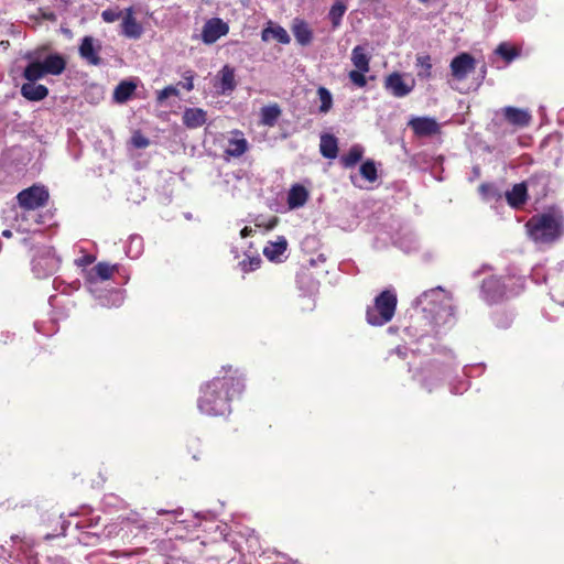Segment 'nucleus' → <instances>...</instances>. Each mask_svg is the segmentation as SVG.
<instances>
[{
	"instance_id": "obj_1",
	"label": "nucleus",
	"mask_w": 564,
	"mask_h": 564,
	"mask_svg": "<svg viewBox=\"0 0 564 564\" xmlns=\"http://www.w3.org/2000/svg\"><path fill=\"white\" fill-rule=\"evenodd\" d=\"M221 376H216L199 389L197 408L208 416H225L231 412V401L245 390V378L232 366L223 367Z\"/></svg>"
},
{
	"instance_id": "obj_2",
	"label": "nucleus",
	"mask_w": 564,
	"mask_h": 564,
	"mask_svg": "<svg viewBox=\"0 0 564 564\" xmlns=\"http://www.w3.org/2000/svg\"><path fill=\"white\" fill-rule=\"evenodd\" d=\"M530 238L539 243H553L564 234V216L556 210L532 216L525 224Z\"/></svg>"
},
{
	"instance_id": "obj_3",
	"label": "nucleus",
	"mask_w": 564,
	"mask_h": 564,
	"mask_svg": "<svg viewBox=\"0 0 564 564\" xmlns=\"http://www.w3.org/2000/svg\"><path fill=\"white\" fill-rule=\"evenodd\" d=\"M397 294L391 290L380 292L373 301V305L366 310V321L371 326H383L394 316L397 310Z\"/></svg>"
},
{
	"instance_id": "obj_4",
	"label": "nucleus",
	"mask_w": 564,
	"mask_h": 564,
	"mask_svg": "<svg viewBox=\"0 0 564 564\" xmlns=\"http://www.w3.org/2000/svg\"><path fill=\"white\" fill-rule=\"evenodd\" d=\"M19 206L24 210H35L45 207L50 200L48 189L41 184H34L22 189L17 195Z\"/></svg>"
},
{
	"instance_id": "obj_5",
	"label": "nucleus",
	"mask_w": 564,
	"mask_h": 564,
	"mask_svg": "<svg viewBox=\"0 0 564 564\" xmlns=\"http://www.w3.org/2000/svg\"><path fill=\"white\" fill-rule=\"evenodd\" d=\"M383 87L393 97L403 98L414 89L415 80L412 78L410 82H406L403 74L393 72L384 78Z\"/></svg>"
},
{
	"instance_id": "obj_6",
	"label": "nucleus",
	"mask_w": 564,
	"mask_h": 564,
	"mask_svg": "<svg viewBox=\"0 0 564 564\" xmlns=\"http://www.w3.org/2000/svg\"><path fill=\"white\" fill-rule=\"evenodd\" d=\"M449 68L453 78L462 82L467 78L468 74L475 70L476 59L471 54L463 52L451 61Z\"/></svg>"
},
{
	"instance_id": "obj_7",
	"label": "nucleus",
	"mask_w": 564,
	"mask_h": 564,
	"mask_svg": "<svg viewBox=\"0 0 564 564\" xmlns=\"http://www.w3.org/2000/svg\"><path fill=\"white\" fill-rule=\"evenodd\" d=\"M101 52V43L99 40L86 35L82 39V42L78 46L79 56L89 65L99 66L102 63V58L100 57Z\"/></svg>"
},
{
	"instance_id": "obj_8",
	"label": "nucleus",
	"mask_w": 564,
	"mask_h": 564,
	"mask_svg": "<svg viewBox=\"0 0 564 564\" xmlns=\"http://www.w3.org/2000/svg\"><path fill=\"white\" fill-rule=\"evenodd\" d=\"M481 293L484 300L489 304L500 302L506 295V284L502 278L490 275L484 279Z\"/></svg>"
},
{
	"instance_id": "obj_9",
	"label": "nucleus",
	"mask_w": 564,
	"mask_h": 564,
	"mask_svg": "<svg viewBox=\"0 0 564 564\" xmlns=\"http://www.w3.org/2000/svg\"><path fill=\"white\" fill-rule=\"evenodd\" d=\"M501 115L508 124L517 129L525 128L532 121V116L528 109L517 108L513 106H506L501 108Z\"/></svg>"
},
{
	"instance_id": "obj_10",
	"label": "nucleus",
	"mask_w": 564,
	"mask_h": 564,
	"mask_svg": "<svg viewBox=\"0 0 564 564\" xmlns=\"http://www.w3.org/2000/svg\"><path fill=\"white\" fill-rule=\"evenodd\" d=\"M528 192L534 197L535 200H540L547 195L550 185V174L546 172H538L532 174L525 182Z\"/></svg>"
},
{
	"instance_id": "obj_11",
	"label": "nucleus",
	"mask_w": 564,
	"mask_h": 564,
	"mask_svg": "<svg viewBox=\"0 0 564 564\" xmlns=\"http://www.w3.org/2000/svg\"><path fill=\"white\" fill-rule=\"evenodd\" d=\"M408 126L412 129L416 137H431L441 132V127L434 118L414 117Z\"/></svg>"
},
{
	"instance_id": "obj_12",
	"label": "nucleus",
	"mask_w": 564,
	"mask_h": 564,
	"mask_svg": "<svg viewBox=\"0 0 564 564\" xmlns=\"http://www.w3.org/2000/svg\"><path fill=\"white\" fill-rule=\"evenodd\" d=\"M229 26L219 18H213L206 21L202 30V40L205 44H213L219 37L226 35Z\"/></svg>"
},
{
	"instance_id": "obj_13",
	"label": "nucleus",
	"mask_w": 564,
	"mask_h": 564,
	"mask_svg": "<svg viewBox=\"0 0 564 564\" xmlns=\"http://www.w3.org/2000/svg\"><path fill=\"white\" fill-rule=\"evenodd\" d=\"M219 94L226 95L236 89V74L235 68L225 65L218 73L217 82L214 85Z\"/></svg>"
},
{
	"instance_id": "obj_14",
	"label": "nucleus",
	"mask_w": 564,
	"mask_h": 564,
	"mask_svg": "<svg viewBox=\"0 0 564 564\" xmlns=\"http://www.w3.org/2000/svg\"><path fill=\"white\" fill-rule=\"evenodd\" d=\"M232 134L235 137L228 140L225 154L229 158H240L248 151L249 143L241 131L235 130Z\"/></svg>"
},
{
	"instance_id": "obj_15",
	"label": "nucleus",
	"mask_w": 564,
	"mask_h": 564,
	"mask_svg": "<svg viewBox=\"0 0 564 564\" xmlns=\"http://www.w3.org/2000/svg\"><path fill=\"white\" fill-rule=\"evenodd\" d=\"M207 121V111L203 108H185L182 122L187 129H197Z\"/></svg>"
},
{
	"instance_id": "obj_16",
	"label": "nucleus",
	"mask_w": 564,
	"mask_h": 564,
	"mask_svg": "<svg viewBox=\"0 0 564 564\" xmlns=\"http://www.w3.org/2000/svg\"><path fill=\"white\" fill-rule=\"evenodd\" d=\"M261 40L263 42L275 40L281 44H289L291 41L286 30L281 25L273 24L271 21H269L268 25L262 30Z\"/></svg>"
},
{
	"instance_id": "obj_17",
	"label": "nucleus",
	"mask_w": 564,
	"mask_h": 564,
	"mask_svg": "<svg viewBox=\"0 0 564 564\" xmlns=\"http://www.w3.org/2000/svg\"><path fill=\"white\" fill-rule=\"evenodd\" d=\"M122 34L129 39H139L143 33L142 25L133 17L132 8L127 9V14L122 21Z\"/></svg>"
},
{
	"instance_id": "obj_18",
	"label": "nucleus",
	"mask_w": 564,
	"mask_h": 564,
	"mask_svg": "<svg viewBox=\"0 0 564 564\" xmlns=\"http://www.w3.org/2000/svg\"><path fill=\"white\" fill-rule=\"evenodd\" d=\"M291 30L299 44L303 46L311 44L313 40V32L306 21L302 19H294Z\"/></svg>"
},
{
	"instance_id": "obj_19",
	"label": "nucleus",
	"mask_w": 564,
	"mask_h": 564,
	"mask_svg": "<svg viewBox=\"0 0 564 564\" xmlns=\"http://www.w3.org/2000/svg\"><path fill=\"white\" fill-rule=\"evenodd\" d=\"M529 192L524 182L514 184L511 191L506 193L508 204L513 208H520L528 200Z\"/></svg>"
},
{
	"instance_id": "obj_20",
	"label": "nucleus",
	"mask_w": 564,
	"mask_h": 564,
	"mask_svg": "<svg viewBox=\"0 0 564 564\" xmlns=\"http://www.w3.org/2000/svg\"><path fill=\"white\" fill-rule=\"evenodd\" d=\"M21 95L30 101H40L48 96V88L42 84L24 83L21 86Z\"/></svg>"
},
{
	"instance_id": "obj_21",
	"label": "nucleus",
	"mask_w": 564,
	"mask_h": 564,
	"mask_svg": "<svg viewBox=\"0 0 564 564\" xmlns=\"http://www.w3.org/2000/svg\"><path fill=\"white\" fill-rule=\"evenodd\" d=\"M41 63L46 75H61L66 68V59L57 53L47 55Z\"/></svg>"
},
{
	"instance_id": "obj_22",
	"label": "nucleus",
	"mask_w": 564,
	"mask_h": 564,
	"mask_svg": "<svg viewBox=\"0 0 564 564\" xmlns=\"http://www.w3.org/2000/svg\"><path fill=\"white\" fill-rule=\"evenodd\" d=\"M308 199V191L301 184H294L288 194V205L291 209L302 207Z\"/></svg>"
},
{
	"instance_id": "obj_23",
	"label": "nucleus",
	"mask_w": 564,
	"mask_h": 564,
	"mask_svg": "<svg viewBox=\"0 0 564 564\" xmlns=\"http://www.w3.org/2000/svg\"><path fill=\"white\" fill-rule=\"evenodd\" d=\"M117 271V265L107 262H98L88 273V280L95 282L97 280L107 281L112 278Z\"/></svg>"
},
{
	"instance_id": "obj_24",
	"label": "nucleus",
	"mask_w": 564,
	"mask_h": 564,
	"mask_svg": "<svg viewBox=\"0 0 564 564\" xmlns=\"http://www.w3.org/2000/svg\"><path fill=\"white\" fill-rule=\"evenodd\" d=\"M321 154L326 159H335L338 155V141L337 138L329 133L321 135L319 143Z\"/></svg>"
},
{
	"instance_id": "obj_25",
	"label": "nucleus",
	"mask_w": 564,
	"mask_h": 564,
	"mask_svg": "<svg viewBox=\"0 0 564 564\" xmlns=\"http://www.w3.org/2000/svg\"><path fill=\"white\" fill-rule=\"evenodd\" d=\"M351 62L356 69L361 72L370 70V56L366 48L361 45H357L351 51Z\"/></svg>"
},
{
	"instance_id": "obj_26",
	"label": "nucleus",
	"mask_w": 564,
	"mask_h": 564,
	"mask_svg": "<svg viewBox=\"0 0 564 564\" xmlns=\"http://www.w3.org/2000/svg\"><path fill=\"white\" fill-rule=\"evenodd\" d=\"M415 66L417 67V77L420 79H430L432 77V58L429 54H417L415 58Z\"/></svg>"
},
{
	"instance_id": "obj_27",
	"label": "nucleus",
	"mask_w": 564,
	"mask_h": 564,
	"mask_svg": "<svg viewBox=\"0 0 564 564\" xmlns=\"http://www.w3.org/2000/svg\"><path fill=\"white\" fill-rule=\"evenodd\" d=\"M135 88H137V85L134 83L128 82V80H122L115 88L113 99L119 104L126 102L128 99L131 98Z\"/></svg>"
},
{
	"instance_id": "obj_28",
	"label": "nucleus",
	"mask_w": 564,
	"mask_h": 564,
	"mask_svg": "<svg viewBox=\"0 0 564 564\" xmlns=\"http://www.w3.org/2000/svg\"><path fill=\"white\" fill-rule=\"evenodd\" d=\"M260 116L262 124L273 127L281 116V108L278 104L264 106L261 108Z\"/></svg>"
},
{
	"instance_id": "obj_29",
	"label": "nucleus",
	"mask_w": 564,
	"mask_h": 564,
	"mask_svg": "<svg viewBox=\"0 0 564 564\" xmlns=\"http://www.w3.org/2000/svg\"><path fill=\"white\" fill-rule=\"evenodd\" d=\"M362 154L364 149L360 145L355 144L346 154L341 155L340 163L346 169L352 167L362 159Z\"/></svg>"
},
{
	"instance_id": "obj_30",
	"label": "nucleus",
	"mask_w": 564,
	"mask_h": 564,
	"mask_svg": "<svg viewBox=\"0 0 564 564\" xmlns=\"http://www.w3.org/2000/svg\"><path fill=\"white\" fill-rule=\"evenodd\" d=\"M444 297H446L445 290L442 286H436L431 290L424 291L417 297V301L421 304H424V303L435 304V303H441Z\"/></svg>"
},
{
	"instance_id": "obj_31",
	"label": "nucleus",
	"mask_w": 564,
	"mask_h": 564,
	"mask_svg": "<svg viewBox=\"0 0 564 564\" xmlns=\"http://www.w3.org/2000/svg\"><path fill=\"white\" fill-rule=\"evenodd\" d=\"M45 75L46 74L41 62H32L28 64L23 70V77L30 83H35Z\"/></svg>"
},
{
	"instance_id": "obj_32",
	"label": "nucleus",
	"mask_w": 564,
	"mask_h": 564,
	"mask_svg": "<svg viewBox=\"0 0 564 564\" xmlns=\"http://www.w3.org/2000/svg\"><path fill=\"white\" fill-rule=\"evenodd\" d=\"M347 10V6L343 1H336L329 12L328 18L332 22L333 29H337L341 24V19Z\"/></svg>"
},
{
	"instance_id": "obj_33",
	"label": "nucleus",
	"mask_w": 564,
	"mask_h": 564,
	"mask_svg": "<svg viewBox=\"0 0 564 564\" xmlns=\"http://www.w3.org/2000/svg\"><path fill=\"white\" fill-rule=\"evenodd\" d=\"M495 52L500 57H502L507 63L512 62L516 57L520 55V52L517 47L510 46L507 43L499 44Z\"/></svg>"
},
{
	"instance_id": "obj_34",
	"label": "nucleus",
	"mask_w": 564,
	"mask_h": 564,
	"mask_svg": "<svg viewBox=\"0 0 564 564\" xmlns=\"http://www.w3.org/2000/svg\"><path fill=\"white\" fill-rule=\"evenodd\" d=\"M360 174L368 182H376L378 180V171L375 162L372 160H367L364 162L360 165Z\"/></svg>"
},
{
	"instance_id": "obj_35",
	"label": "nucleus",
	"mask_w": 564,
	"mask_h": 564,
	"mask_svg": "<svg viewBox=\"0 0 564 564\" xmlns=\"http://www.w3.org/2000/svg\"><path fill=\"white\" fill-rule=\"evenodd\" d=\"M317 95L321 100V106L318 108L319 112H328L333 107V97L330 91L326 87H319L317 89Z\"/></svg>"
},
{
	"instance_id": "obj_36",
	"label": "nucleus",
	"mask_w": 564,
	"mask_h": 564,
	"mask_svg": "<svg viewBox=\"0 0 564 564\" xmlns=\"http://www.w3.org/2000/svg\"><path fill=\"white\" fill-rule=\"evenodd\" d=\"M286 241L282 239L278 242L272 243L271 247H265L263 253L268 259L274 260L282 253H284V251L286 250Z\"/></svg>"
},
{
	"instance_id": "obj_37",
	"label": "nucleus",
	"mask_w": 564,
	"mask_h": 564,
	"mask_svg": "<svg viewBox=\"0 0 564 564\" xmlns=\"http://www.w3.org/2000/svg\"><path fill=\"white\" fill-rule=\"evenodd\" d=\"M262 263V259L260 256L247 257L242 261L239 262V267L243 273H249L256 271L260 268Z\"/></svg>"
},
{
	"instance_id": "obj_38",
	"label": "nucleus",
	"mask_w": 564,
	"mask_h": 564,
	"mask_svg": "<svg viewBox=\"0 0 564 564\" xmlns=\"http://www.w3.org/2000/svg\"><path fill=\"white\" fill-rule=\"evenodd\" d=\"M367 72H361L359 69H352L349 72L348 77L351 80L352 84L356 86L362 88L367 85V79L365 77V74Z\"/></svg>"
},
{
	"instance_id": "obj_39",
	"label": "nucleus",
	"mask_w": 564,
	"mask_h": 564,
	"mask_svg": "<svg viewBox=\"0 0 564 564\" xmlns=\"http://www.w3.org/2000/svg\"><path fill=\"white\" fill-rule=\"evenodd\" d=\"M178 95H180V91H178L177 87L173 86V85H169L158 93L156 100H158V102H163L169 97H171V96L177 97Z\"/></svg>"
},
{
	"instance_id": "obj_40",
	"label": "nucleus",
	"mask_w": 564,
	"mask_h": 564,
	"mask_svg": "<svg viewBox=\"0 0 564 564\" xmlns=\"http://www.w3.org/2000/svg\"><path fill=\"white\" fill-rule=\"evenodd\" d=\"M194 77L195 73L193 70H186L183 73V82H180L177 86H182L187 91H191L194 89Z\"/></svg>"
},
{
	"instance_id": "obj_41",
	"label": "nucleus",
	"mask_w": 564,
	"mask_h": 564,
	"mask_svg": "<svg viewBox=\"0 0 564 564\" xmlns=\"http://www.w3.org/2000/svg\"><path fill=\"white\" fill-rule=\"evenodd\" d=\"M131 143L137 148V149H144L147 147H149L150 144V141L148 138H145L142 133L140 132H135L133 133L132 138H131Z\"/></svg>"
},
{
	"instance_id": "obj_42",
	"label": "nucleus",
	"mask_w": 564,
	"mask_h": 564,
	"mask_svg": "<svg viewBox=\"0 0 564 564\" xmlns=\"http://www.w3.org/2000/svg\"><path fill=\"white\" fill-rule=\"evenodd\" d=\"M101 18L105 22L112 23L121 18V11L107 9L102 11Z\"/></svg>"
},
{
	"instance_id": "obj_43",
	"label": "nucleus",
	"mask_w": 564,
	"mask_h": 564,
	"mask_svg": "<svg viewBox=\"0 0 564 564\" xmlns=\"http://www.w3.org/2000/svg\"><path fill=\"white\" fill-rule=\"evenodd\" d=\"M252 234H253V229L248 226L243 227L240 231L241 238H247L249 236H252Z\"/></svg>"
},
{
	"instance_id": "obj_44",
	"label": "nucleus",
	"mask_w": 564,
	"mask_h": 564,
	"mask_svg": "<svg viewBox=\"0 0 564 564\" xmlns=\"http://www.w3.org/2000/svg\"><path fill=\"white\" fill-rule=\"evenodd\" d=\"M43 18L47 21H56V15L54 12H47V13H43Z\"/></svg>"
},
{
	"instance_id": "obj_45",
	"label": "nucleus",
	"mask_w": 564,
	"mask_h": 564,
	"mask_svg": "<svg viewBox=\"0 0 564 564\" xmlns=\"http://www.w3.org/2000/svg\"><path fill=\"white\" fill-rule=\"evenodd\" d=\"M54 1L63 7H67L72 3V0H54Z\"/></svg>"
},
{
	"instance_id": "obj_46",
	"label": "nucleus",
	"mask_w": 564,
	"mask_h": 564,
	"mask_svg": "<svg viewBox=\"0 0 564 564\" xmlns=\"http://www.w3.org/2000/svg\"><path fill=\"white\" fill-rule=\"evenodd\" d=\"M276 224H278V218L273 217L267 228L272 229Z\"/></svg>"
},
{
	"instance_id": "obj_47",
	"label": "nucleus",
	"mask_w": 564,
	"mask_h": 564,
	"mask_svg": "<svg viewBox=\"0 0 564 564\" xmlns=\"http://www.w3.org/2000/svg\"><path fill=\"white\" fill-rule=\"evenodd\" d=\"M480 73H481V78H485L486 73H487V66L485 64L481 66Z\"/></svg>"
},
{
	"instance_id": "obj_48",
	"label": "nucleus",
	"mask_w": 564,
	"mask_h": 564,
	"mask_svg": "<svg viewBox=\"0 0 564 564\" xmlns=\"http://www.w3.org/2000/svg\"><path fill=\"white\" fill-rule=\"evenodd\" d=\"M2 235H3L4 237H7V238H10V237L12 236V232H11L10 230H8V229H7V230H4V231L2 232Z\"/></svg>"
},
{
	"instance_id": "obj_49",
	"label": "nucleus",
	"mask_w": 564,
	"mask_h": 564,
	"mask_svg": "<svg viewBox=\"0 0 564 564\" xmlns=\"http://www.w3.org/2000/svg\"><path fill=\"white\" fill-rule=\"evenodd\" d=\"M487 187H488V185H487V184H481V185L479 186V189H480L481 192H487Z\"/></svg>"
},
{
	"instance_id": "obj_50",
	"label": "nucleus",
	"mask_w": 564,
	"mask_h": 564,
	"mask_svg": "<svg viewBox=\"0 0 564 564\" xmlns=\"http://www.w3.org/2000/svg\"><path fill=\"white\" fill-rule=\"evenodd\" d=\"M85 261H86L87 263H91V262L94 261V258H93V257H90V256H88V257H86V258H85Z\"/></svg>"
},
{
	"instance_id": "obj_51",
	"label": "nucleus",
	"mask_w": 564,
	"mask_h": 564,
	"mask_svg": "<svg viewBox=\"0 0 564 564\" xmlns=\"http://www.w3.org/2000/svg\"><path fill=\"white\" fill-rule=\"evenodd\" d=\"M447 310H448V315L454 314V308L451 305L447 306Z\"/></svg>"
},
{
	"instance_id": "obj_52",
	"label": "nucleus",
	"mask_w": 564,
	"mask_h": 564,
	"mask_svg": "<svg viewBox=\"0 0 564 564\" xmlns=\"http://www.w3.org/2000/svg\"><path fill=\"white\" fill-rule=\"evenodd\" d=\"M429 311H430L431 313L438 314V312H437L434 307L429 308Z\"/></svg>"
},
{
	"instance_id": "obj_53",
	"label": "nucleus",
	"mask_w": 564,
	"mask_h": 564,
	"mask_svg": "<svg viewBox=\"0 0 564 564\" xmlns=\"http://www.w3.org/2000/svg\"><path fill=\"white\" fill-rule=\"evenodd\" d=\"M158 513H159V514H164V513H166V511H164V510H159V511H158Z\"/></svg>"
},
{
	"instance_id": "obj_54",
	"label": "nucleus",
	"mask_w": 564,
	"mask_h": 564,
	"mask_svg": "<svg viewBox=\"0 0 564 564\" xmlns=\"http://www.w3.org/2000/svg\"><path fill=\"white\" fill-rule=\"evenodd\" d=\"M421 3H426L429 2L430 0H419Z\"/></svg>"
}]
</instances>
